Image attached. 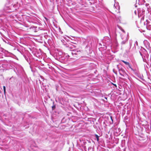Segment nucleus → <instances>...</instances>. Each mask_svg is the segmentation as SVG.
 Here are the masks:
<instances>
[{
  "mask_svg": "<svg viewBox=\"0 0 151 151\" xmlns=\"http://www.w3.org/2000/svg\"><path fill=\"white\" fill-rule=\"evenodd\" d=\"M72 46L74 48L76 47L75 45H68V44H67L66 47H68L71 51V54L73 57V58L74 59V60H76L79 59L81 57L82 53V50L78 49L75 48L73 49Z\"/></svg>",
  "mask_w": 151,
  "mask_h": 151,
  "instance_id": "f257e3e1",
  "label": "nucleus"
},
{
  "mask_svg": "<svg viewBox=\"0 0 151 151\" xmlns=\"http://www.w3.org/2000/svg\"><path fill=\"white\" fill-rule=\"evenodd\" d=\"M7 3L6 4L4 10L6 13L12 12L17 9V7L14 2L16 0H7Z\"/></svg>",
  "mask_w": 151,
  "mask_h": 151,
  "instance_id": "f03ea898",
  "label": "nucleus"
},
{
  "mask_svg": "<svg viewBox=\"0 0 151 151\" xmlns=\"http://www.w3.org/2000/svg\"><path fill=\"white\" fill-rule=\"evenodd\" d=\"M16 49L21 55L23 56L28 63L30 64L31 63V59L29 58L30 53L28 51H26L25 48L22 46L17 47Z\"/></svg>",
  "mask_w": 151,
  "mask_h": 151,
  "instance_id": "7ed1b4c3",
  "label": "nucleus"
},
{
  "mask_svg": "<svg viewBox=\"0 0 151 151\" xmlns=\"http://www.w3.org/2000/svg\"><path fill=\"white\" fill-rule=\"evenodd\" d=\"M16 68L17 72L15 70H14V71L16 73L18 76H22L24 77L26 76V75L24 69L21 65L19 64H17L16 66Z\"/></svg>",
  "mask_w": 151,
  "mask_h": 151,
  "instance_id": "20e7f679",
  "label": "nucleus"
},
{
  "mask_svg": "<svg viewBox=\"0 0 151 151\" xmlns=\"http://www.w3.org/2000/svg\"><path fill=\"white\" fill-rule=\"evenodd\" d=\"M70 56L67 53H64L61 55L60 57H56V59L58 60L63 63H65L67 61L68 59L70 58L73 59V58H70Z\"/></svg>",
  "mask_w": 151,
  "mask_h": 151,
  "instance_id": "39448f33",
  "label": "nucleus"
},
{
  "mask_svg": "<svg viewBox=\"0 0 151 151\" xmlns=\"http://www.w3.org/2000/svg\"><path fill=\"white\" fill-rule=\"evenodd\" d=\"M59 103L62 105L61 107L63 108H64L67 106V104L68 103V99L64 97H60L59 98Z\"/></svg>",
  "mask_w": 151,
  "mask_h": 151,
  "instance_id": "423d86ee",
  "label": "nucleus"
},
{
  "mask_svg": "<svg viewBox=\"0 0 151 151\" xmlns=\"http://www.w3.org/2000/svg\"><path fill=\"white\" fill-rule=\"evenodd\" d=\"M117 67L118 69V70L120 75L126 78L128 77V74L126 72L124 68L122 67H120L118 65H117Z\"/></svg>",
  "mask_w": 151,
  "mask_h": 151,
  "instance_id": "0eeeda50",
  "label": "nucleus"
},
{
  "mask_svg": "<svg viewBox=\"0 0 151 151\" xmlns=\"http://www.w3.org/2000/svg\"><path fill=\"white\" fill-rule=\"evenodd\" d=\"M32 53L35 57H36L35 58L36 59H37L38 60L39 59H42L43 58V56L42 55L41 52L40 50H35L33 51Z\"/></svg>",
  "mask_w": 151,
  "mask_h": 151,
  "instance_id": "6e6552de",
  "label": "nucleus"
},
{
  "mask_svg": "<svg viewBox=\"0 0 151 151\" xmlns=\"http://www.w3.org/2000/svg\"><path fill=\"white\" fill-rule=\"evenodd\" d=\"M71 37L70 36H67V37L69 39H65L68 42H70L71 43L77 44L78 42L77 39L76 37H75L71 36Z\"/></svg>",
  "mask_w": 151,
  "mask_h": 151,
  "instance_id": "1a4fd4ad",
  "label": "nucleus"
},
{
  "mask_svg": "<svg viewBox=\"0 0 151 151\" xmlns=\"http://www.w3.org/2000/svg\"><path fill=\"white\" fill-rule=\"evenodd\" d=\"M94 45V41L92 39H90L88 40L87 44L86 45V49L90 50L92 48Z\"/></svg>",
  "mask_w": 151,
  "mask_h": 151,
  "instance_id": "9d476101",
  "label": "nucleus"
},
{
  "mask_svg": "<svg viewBox=\"0 0 151 151\" xmlns=\"http://www.w3.org/2000/svg\"><path fill=\"white\" fill-rule=\"evenodd\" d=\"M77 117L76 116H74L73 118L69 119L68 118L63 117L61 120V123H66L68 122V120L71 121L73 122H77V120L75 119H76Z\"/></svg>",
  "mask_w": 151,
  "mask_h": 151,
  "instance_id": "9b49d317",
  "label": "nucleus"
},
{
  "mask_svg": "<svg viewBox=\"0 0 151 151\" xmlns=\"http://www.w3.org/2000/svg\"><path fill=\"white\" fill-rule=\"evenodd\" d=\"M54 114L58 116H63L64 115V112L60 109L57 108L53 111Z\"/></svg>",
  "mask_w": 151,
  "mask_h": 151,
  "instance_id": "f8f14e48",
  "label": "nucleus"
},
{
  "mask_svg": "<svg viewBox=\"0 0 151 151\" xmlns=\"http://www.w3.org/2000/svg\"><path fill=\"white\" fill-rule=\"evenodd\" d=\"M33 59L34 60H36V61L32 62V61L31 60V63L29 64V63L30 65H33V66L34 67L37 68L38 65H40L41 63V61L38 60L37 59H36L35 58H33Z\"/></svg>",
  "mask_w": 151,
  "mask_h": 151,
  "instance_id": "ddd939ff",
  "label": "nucleus"
},
{
  "mask_svg": "<svg viewBox=\"0 0 151 151\" xmlns=\"http://www.w3.org/2000/svg\"><path fill=\"white\" fill-rule=\"evenodd\" d=\"M102 42L104 43H106V44L108 45L111 46V40L109 37L105 36L104 37V39L102 40Z\"/></svg>",
  "mask_w": 151,
  "mask_h": 151,
  "instance_id": "4468645a",
  "label": "nucleus"
},
{
  "mask_svg": "<svg viewBox=\"0 0 151 151\" xmlns=\"http://www.w3.org/2000/svg\"><path fill=\"white\" fill-rule=\"evenodd\" d=\"M77 147L78 149L81 148V147L83 146V143L84 142V140L81 139H79L77 140Z\"/></svg>",
  "mask_w": 151,
  "mask_h": 151,
  "instance_id": "2eb2a0df",
  "label": "nucleus"
},
{
  "mask_svg": "<svg viewBox=\"0 0 151 151\" xmlns=\"http://www.w3.org/2000/svg\"><path fill=\"white\" fill-rule=\"evenodd\" d=\"M94 137L95 138V139L97 140L99 144L103 147H105V145L104 143H103L102 142H101L102 144H101V142L99 140V137L100 136H99L98 135L95 134H94Z\"/></svg>",
  "mask_w": 151,
  "mask_h": 151,
  "instance_id": "dca6fc26",
  "label": "nucleus"
},
{
  "mask_svg": "<svg viewBox=\"0 0 151 151\" xmlns=\"http://www.w3.org/2000/svg\"><path fill=\"white\" fill-rule=\"evenodd\" d=\"M103 45L102 44L99 43V45L101 46L100 48H102L103 49V50H106L107 46H111L109 45H108L106 44V43H104L102 42Z\"/></svg>",
  "mask_w": 151,
  "mask_h": 151,
  "instance_id": "f3484780",
  "label": "nucleus"
},
{
  "mask_svg": "<svg viewBox=\"0 0 151 151\" xmlns=\"http://www.w3.org/2000/svg\"><path fill=\"white\" fill-rule=\"evenodd\" d=\"M125 141L123 140H122L121 142V146L122 148H119V149H120V151H122V150H123V151H125L126 150V148L125 147Z\"/></svg>",
  "mask_w": 151,
  "mask_h": 151,
  "instance_id": "a211bd4d",
  "label": "nucleus"
},
{
  "mask_svg": "<svg viewBox=\"0 0 151 151\" xmlns=\"http://www.w3.org/2000/svg\"><path fill=\"white\" fill-rule=\"evenodd\" d=\"M114 132L115 134H116V135L117 136L119 135L121 133V130L119 128L115 127L114 129Z\"/></svg>",
  "mask_w": 151,
  "mask_h": 151,
  "instance_id": "6ab92c4d",
  "label": "nucleus"
},
{
  "mask_svg": "<svg viewBox=\"0 0 151 151\" xmlns=\"http://www.w3.org/2000/svg\"><path fill=\"white\" fill-rule=\"evenodd\" d=\"M77 7L80 9H83L85 7V6L83 4L79 3L77 5Z\"/></svg>",
  "mask_w": 151,
  "mask_h": 151,
  "instance_id": "aec40b11",
  "label": "nucleus"
},
{
  "mask_svg": "<svg viewBox=\"0 0 151 151\" xmlns=\"http://www.w3.org/2000/svg\"><path fill=\"white\" fill-rule=\"evenodd\" d=\"M106 120L108 123V125H110L112 124L110 122L111 121V115H109V116H107V117L106 118Z\"/></svg>",
  "mask_w": 151,
  "mask_h": 151,
  "instance_id": "412c9836",
  "label": "nucleus"
},
{
  "mask_svg": "<svg viewBox=\"0 0 151 151\" xmlns=\"http://www.w3.org/2000/svg\"><path fill=\"white\" fill-rule=\"evenodd\" d=\"M34 17L32 16H27L26 17V19H27V21L30 22L32 21V20L33 19Z\"/></svg>",
  "mask_w": 151,
  "mask_h": 151,
  "instance_id": "4be33fe9",
  "label": "nucleus"
},
{
  "mask_svg": "<svg viewBox=\"0 0 151 151\" xmlns=\"http://www.w3.org/2000/svg\"><path fill=\"white\" fill-rule=\"evenodd\" d=\"M146 21L147 22L146 28L147 30H151V26L150 25H147V24H148L149 23H150V22L147 19L146 20Z\"/></svg>",
  "mask_w": 151,
  "mask_h": 151,
  "instance_id": "5701e85b",
  "label": "nucleus"
},
{
  "mask_svg": "<svg viewBox=\"0 0 151 151\" xmlns=\"http://www.w3.org/2000/svg\"><path fill=\"white\" fill-rule=\"evenodd\" d=\"M143 56H144L145 58H146L147 59H148L149 55L148 53L147 52V51H143Z\"/></svg>",
  "mask_w": 151,
  "mask_h": 151,
  "instance_id": "b1692460",
  "label": "nucleus"
},
{
  "mask_svg": "<svg viewBox=\"0 0 151 151\" xmlns=\"http://www.w3.org/2000/svg\"><path fill=\"white\" fill-rule=\"evenodd\" d=\"M101 125L104 127L106 128L107 126L109 125L108 124V123L106 119H105L101 124Z\"/></svg>",
  "mask_w": 151,
  "mask_h": 151,
  "instance_id": "393cba45",
  "label": "nucleus"
},
{
  "mask_svg": "<svg viewBox=\"0 0 151 151\" xmlns=\"http://www.w3.org/2000/svg\"><path fill=\"white\" fill-rule=\"evenodd\" d=\"M111 121L110 122L112 124H114V123L115 120H116V117L115 116H111Z\"/></svg>",
  "mask_w": 151,
  "mask_h": 151,
  "instance_id": "a878e982",
  "label": "nucleus"
},
{
  "mask_svg": "<svg viewBox=\"0 0 151 151\" xmlns=\"http://www.w3.org/2000/svg\"><path fill=\"white\" fill-rule=\"evenodd\" d=\"M144 56H142V58L144 62H145L148 65H149V59H147L146 58H145Z\"/></svg>",
  "mask_w": 151,
  "mask_h": 151,
  "instance_id": "bb28decb",
  "label": "nucleus"
},
{
  "mask_svg": "<svg viewBox=\"0 0 151 151\" xmlns=\"http://www.w3.org/2000/svg\"><path fill=\"white\" fill-rule=\"evenodd\" d=\"M109 85L110 86H111L112 85H113V87L114 88V89H117V86L116 84L112 82H110V83H109Z\"/></svg>",
  "mask_w": 151,
  "mask_h": 151,
  "instance_id": "cd10ccee",
  "label": "nucleus"
},
{
  "mask_svg": "<svg viewBox=\"0 0 151 151\" xmlns=\"http://www.w3.org/2000/svg\"><path fill=\"white\" fill-rule=\"evenodd\" d=\"M47 43L50 46L52 45V39L51 38H50L47 40Z\"/></svg>",
  "mask_w": 151,
  "mask_h": 151,
  "instance_id": "c85d7f7f",
  "label": "nucleus"
},
{
  "mask_svg": "<svg viewBox=\"0 0 151 151\" xmlns=\"http://www.w3.org/2000/svg\"><path fill=\"white\" fill-rule=\"evenodd\" d=\"M30 67L31 69V70L32 72L34 74V73L36 71V69L35 68H34V67H32L31 65H30Z\"/></svg>",
  "mask_w": 151,
  "mask_h": 151,
  "instance_id": "c756f323",
  "label": "nucleus"
},
{
  "mask_svg": "<svg viewBox=\"0 0 151 151\" xmlns=\"http://www.w3.org/2000/svg\"><path fill=\"white\" fill-rule=\"evenodd\" d=\"M80 105L79 104H75L74 105V106L79 111L80 110H81V107L80 106Z\"/></svg>",
  "mask_w": 151,
  "mask_h": 151,
  "instance_id": "7c9ffc66",
  "label": "nucleus"
},
{
  "mask_svg": "<svg viewBox=\"0 0 151 151\" xmlns=\"http://www.w3.org/2000/svg\"><path fill=\"white\" fill-rule=\"evenodd\" d=\"M53 105L52 106V111H55L56 109V104H55V102L53 101L52 102Z\"/></svg>",
  "mask_w": 151,
  "mask_h": 151,
  "instance_id": "2f4dec72",
  "label": "nucleus"
},
{
  "mask_svg": "<svg viewBox=\"0 0 151 151\" xmlns=\"http://www.w3.org/2000/svg\"><path fill=\"white\" fill-rule=\"evenodd\" d=\"M43 45L45 46V47H47L48 50H50V47H49V46H50L48 44V43H46L45 41H44V44Z\"/></svg>",
  "mask_w": 151,
  "mask_h": 151,
  "instance_id": "473e14b6",
  "label": "nucleus"
},
{
  "mask_svg": "<svg viewBox=\"0 0 151 151\" xmlns=\"http://www.w3.org/2000/svg\"><path fill=\"white\" fill-rule=\"evenodd\" d=\"M65 53L64 52H62L61 51H59L58 54H56V57H60L61 55H63V54Z\"/></svg>",
  "mask_w": 151,
  "mask_h": 151,
  "instance_id": "72a5a7b5",
  "label": "nucleus"
},
{
  "mask_svg": "<svg viewBox=\"0 0 151 151\" xmlns=\"http://www.w3.org/2000/svg\"><path fill=\"white\" fill-rule=\"evenodd\" d=\"M2 40L4 42H5L6 43L8 44L9 45H10L11 44L10 42L9 41L7 40V39L4 38H2Z\"/></svg>",
  "mask_w": 151,
  "mask_h": 151,
  "instance_id": "f704fd0d",
  "label": "nucleus"
},
{
  "mask_svg": "<svg viewBox=\"0 0 151 151\" xmlns=\"http://www.w3.org/2000/svg\"><path fill=\"white\" fill-rule=\"evenodd\" d=\"M37 27L33 26V25H30L29 29H32L34 30H37Z\"/></svg>",
  "mask_w": 151,
  "mask_h": 151,
  "instance_id": "c9c22d12",
  "label": "nucleus"
},
{
  "mask_svg": "<svg viewBox=\"0 0 151 151\" xmlns=\"http://www.w3.org/2000/svg\"><path fill=\"white\" fill-rule=\"evenodd\" d=\"M72 111L76 115H78V116H79L80 115V114H79L77 111H76V110H75V109L72 108Z\"/></svg>",
  "mask_w": 151,
  "mask_h": 151,
  "instance_id": "e433bc0d",
  "label": "nucleus"
},
{
  "mask_svg": "<svg viewBox=\"0 0 151 151\" xmlns=\"http://www.w3.org/2000/svg\"><path fill=\"white\" fill-rule=\"evenodd\" d=\"M114 6L115 7L116 9H120V7L119 5V3L118 2H117V3L116 4H116H114Z\"/></svg>",
  "mask_w": 151,
  "mask_h": 151,
  "instance_id": "4c0bfd02",
  "label": "nucleus"
},
{
  "mask_svg": "<svg viewBox=\"0 0 151 151\" xmlns=\"http://www.w3.org/2000/svg\"><path fill=\"white\" fill-rule=\"evenodd\" d=\"M109 56L110 57V59L112 60L113 59V58H114L115 55H111V54H110L109 55Z\"/></svg>",
  "mask_w": 151,
  "mask_h": 151,
  "instance_id": "58836bf2",
  "label": "nucleus"
},
{
  "mask_svg": "<svg viewBox=\"0 0 151 151\" xmlns=\"http://www.w3.org/2000/svg\"><path fill=\"white\" fill-rule=\"evenodd\" d=\"M24 26L25 27H28L29 28H30V25L29 24H28L26 23H25L24 24Z\"/></svg>",
  "mask_w": 151,
  "mask_h": 151,
  "instance_id": "ea45409f",
  "label": "nucleus"
},
{
  "mask_svg": "<svg viewBox=\"0 0 151 151\" xmlns=\"http://www.w3.org/2000/svg\"><path fill=\"white\" fill-rule=\"evenodd\" d=\"M128 41V40H123V41L122 42H121V44H122V45H124V44L126 43V42Z\"/></svg>",
  "mask_w": 151,
  "mask_h": 151,
  "instance_id": "a19ab883",
  "label": "nucleus"
},
{
  "mask_svg": "<svg viewBox=\"0 0 151 151\" xmlns=\"http://www.w3.org/2000/svg\"><path fill=\"white\" fill-rule=\"evenodd\" d=\"M3 90H4V94L5 95L6 93V88L5 86H3Z\"/></svg>",
  "mask_w": 151,
  "mask_h": 151,
  "instance_id": "79ce46f5",
  "label": "nucleus"
},
{
  "mask_svg": "<svg viewBox=\"0 0 151 151\" xmlns=\"http://www.w3.org/2000/svg\"><path fill=\"white\" fill-rule=\"evenodd\" d=\"M121 61L124 63L126 65H127L129 64V62L125 61L124 60H122Z\"/></svg>",
  "mask_w": 151,
  "mask_h": 151,
  "instance_id": "37998d69",
  "label": "nucleus"
},
{
  "mask_svg": "<svg viewBox=\"0 0 151 151\" xmlns=\"http://www.w3.org/2000/svg\"><path fill=\"white\" fill-rule=\"evenodd\" d=\"M47 65L48 66V68L50 69H51L52 70V69H54V68L51 66L50 64H48Z\"/></svg>",
  "mask_w": 151,
  "mask_h": 151,
  "instance_id": "c03bdc74",
  "label": "nucleus"
},
{
  "mask_svg": "<svg viewBox=\"0 0 151 151\" xmlns=\"http://www.w3.org/2000/svg\"><path fill=\"white\" fill-rule=\"evenodd\" d=\"M127 65H128V67L129 68H130L132 70H134L132 68L131 65L129 63V64Z\"/></svg>",
  "mask_w": 151,
  "mask_h": 151,
  "instance_id": "a18cd8bd",
  "label": "nucleus"
},
{
  "mask_svg": "<svg viewBox=\"0 0 151 151\" xmlns=\"http://www.w3.org/2000/svg\"><path fill=\"white\" fill-rule=\"evenodd\" d=\"M24 127H25L26 129L28 128L29 127V124L27 123V125H24Z\"/></svg>",
  "mask_w": 151,
  "mask_h": 151,
  "instance_id": "49530a36",
  "label": "nucleus"
},
{
  "mask_svg": "<svg viewBox=\"0 0 151 151\" xmlns=\"http://www.w3.org/2000/svg\"><path fill=\"white\" fill-rule=\"evenodd\" d=\"M82 85H83V83H80V85L79 86H80L81 88H83L84 87V86Z\"/></svg>",
  "mask_w": 151,
  "mask_h": 151,
  "instance_id": "de8ad7c7",
  "label": "nucleus"
},
{
  "mask_svg": "<svg viewBox=\"0 0 151 151\" xmlns=\"http://www.w3.org/2000/svg\"><path fill=\"white\" fill-rule=\"evenodd\" d=\"M142 2L143 3H140L139 2V1L138 2V4L139 5H141V4H144L145 3V0H142Z\"/></svg>",
  "mask_w": 151,
  "mask_h": 151,
  "instance_id": "09e8293b",
  "label": "nucleus"
},
{
  "mask_svg": "<svg viewBox=\"0 0 151 151\" xmlns=\"http://www.w3.org/2000/svg\"><path fill=\"white\" fill-rule=\"evenodd\" d=\"M138 43L137 41H136V42H135V43L134 44V47H135V48H136L135 45H136L137 46H138Z\"/></svg>",
  "mask_w": 151,
  "mask_h": 151,
  "instance_id": "8fccbe9b",
  "label": "nucleus"
},
{
  "mask_svg": "<svg viewBox=\"0 0 151 151\" xmlns=\"http://www.w3.org/2000/svg\"><path fill=\"white\" fill-rule=\"evenodd\" d=\"M4 64H1V63L0 61V68H1V66L3 67H4Z\"/></svg>",
  "mask_w": 151,
  "mask_h": 151,
  "instance_id": "3c124183",
  "label": "nucleus"
},
{
  "mask_svg": "<svg viewBox=\"0 0 151 151\" xmlns=\"http://www.w3.org/2000/svg\"><path fill=\"white\" fill-rule=\"evenodd\" d=\"M105 137L107 139H110V137H109V135L107 134H106L105 135Z\"/></svg>",
  "mask_w": 151,
  "mask_h": 151,
  "instance_id": "603ef678",
  "label": "nucleus"
},
{
  "mask_svg": "<svg viewBox=\"0 0 151 151\" xmlns=\"http://www.w3.org/2000/svg\"><path fill=\"white\" fill-rule=\"evenodd\" d=\"M82 147L83 148L84 150L85 151H86V150L87 148H86V146H82V147H81V148H82Z\"/></svg>",
  "mask_w": 151,
  "mask_h": 151,
  "instance_id": "864d4df0",
  "label": "nucleus"
},
{
  "mask_svg": "<svg viewBox=\"0 0 151 151\" xmlns=\"http://www.w3.org/2000/svg\"><path fill=\"white\" fill-rule=\"evenodd\" d=\"M117 26L121 30H122V27L120 26H119V25H117Z\"/></svg>",
  "mask_w": 151,
  "mask_h": 151,
  "instance_id": "5fc2aeb1",
  "label": "nucleus"
},
{
  "mask_svg": "<svg viewBox=\"0 0 151 151\" xmlns=\"http://www.w3.org/2000/svg\"><path fill=\"white\" fill-rule=\"evenodd\" d=\"M113 72L114 73H115V74H117V72L115 70V69H113Z\"/></svg>",
  "mask_w": 151,
  "mask_h": 151,
  "instance_id": "6e6d98bb",
  "label": "nucleus"
},
{
  "mask_svg": "<svg viewBox=\"0 0 151 151\" xmlns=\"http://www.w3.org/2000/svg\"><path fill=\"white\" fill-rule=\"evenodd\" d=\"M92 150V148L91 147H88V151H91Z\"/></svg>",
  "mask_w": 151,
  "mask_h": 151,
  "instance_id": "4d7b16f0",
  "label": "nucleus"
},
{
  "mask_svg": "<svg viewBox=\"0 0 151 151\" xmlns=\"http://www.w3.org/2000/svg\"><path fill=\"white\" fill-rule=\"evenodd\" d=\"M37 68H38L39 69L41 70L42 69V68L40 66V65L38 66Z\"/></svg>",
  "mask_w": 151,
  "mask_h": 151,
  "instance_id": "13d9d810",
  "label": "nucleus"
},
{
  "mask_svg": "<svg viewBox=\"0 0 151 151\" xmlns=\"http://www.w3.org/2000/svg\"><path fill=\"white\" fill-rule=\"evenodd\" d=\"M87 142L85 141L84 140V142L83 143V146H85L87 144Z\"/></svg>",
  "mask_w": 151,
  "mask_h": 151,
  "instance_id": "bf43d9fd",
  "label": "nucleus"
},
{
  "mask_svg": "<svg viewBox=\"0 0 151 151\" xmlns=\"http://www.w3.org/2000/svg\"><path fill=\"white\" fill-rule=\"evenodd\" d=\"M142 49H141V51H142V52H143V51H147L143 47H142Z\"/></svg>",
  "mask_w": 151,
  "mask_h": 151,
  "instance_id": "052dcab7",
  "label": "nucleus"
},
{
  "mask_svg": "<svg viewBox=\"0 0 151 151\" xmlns=\"http://www.w3.org/2000/svg\"><path fill=\"white\" fill-rule=\"evenodd\" d=\"M124 120H128V117L127 116L124 117Z\"/></svg>",
  "mask_w": 151,
  "mask_h": 151,
  "instance_id": "680f3d73",
  "label": "nucleus"
},
{
  "mask_svg": "<svg viewBox=\"0 0 151 151\" xmlns=\"http://www.w3.org/2000/svg\"><path fill=\"white\" fill-rule=\"evenodd\" d=\"M139 53L141 55V56H142H142H143V55L142 54V53H141V52H140V51H139Z\"/></svg>",
  "mask_w": 151,
  "mask_h": 151,
  "instance_id": "e2e57ef3",
  "label": "nucleus"
},
{
  "mask_svg": "<svg viewBox=\"0 0 151 151\" xmlns=\"http://www.w3.org/2000/svg\"><path fill=\"white\" fill-rule=\"evenodd\" d=\"M126 51L127 53H128L129 52V50H126Z\"/></svg>",
  "mask_w": 151,
  "mask_h": 151,
  "instance_id": "0e129e2a",
  "label": "nucleus"
},
{
  "mask_svg": "<svg viewBox=\"0 0 151 151\" xmlns=\"http://www.w3.org/2000/svg\"><path fill=\"white\" fill-rule=\"evenodd\" d=\"M56 91H58V88L57 87V86L56 85Z\"/></svg>",
  "mask_w": 151,
  "mask_h": 151,
  "instance_id": "69168bd1",
  "label": "nucleus"
},
{
  "mask_svg": "<svg viewBox=\"0 0 151 151\" xmlns=\"http://www.w3.org/2000/svg\"><path fill=\"white\" fill-rule=\"evenodd\" d=\"M150 61L151 62V63L150 64V66H151V56L150 57Z\"/></svg>",
  "mask_w": 151,
  "mask_h": 151,
  "instance_id": "338daca9",
  "label": "nucleus"
},
{
  "mask_svg": "<svg viewBox=\"0 0 151 151\" xmlns=\"http://www.w3.org/2000/svg\"><path fill=\"white\" fill-rule=\"evenodd\" d=\"M132 151H137V150L135 148H134L133 149V151L132 150Z\"/></svg>",
  "mask_w": 151,
  "mask_h": 151,
  "instance_id": "774afa93",
  "label": "nucleus"
}]
</instances>
